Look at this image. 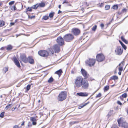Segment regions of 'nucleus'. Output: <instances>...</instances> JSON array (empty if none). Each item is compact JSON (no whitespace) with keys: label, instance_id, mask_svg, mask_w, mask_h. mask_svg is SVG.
I'll use <instances>...</instances> for the list:
<instances>
[{"label":"nucleus","instance_id":"obj_62","mask_svg":"<svg viewBox=\"0 0 128 128\" xmlns=\"http://www.w3.org/2000/svg\"><path fill=\"white\" fill-rule=\"evenodd\" d=\"M2 4V2H0V6H1Z\"/></svg>","mask_w":128,"mask_h":128},{"label":"nucleus","instance_id":"obj_52","mask_svg":"<svg viewBox=\"0 0 128 128\" xmlns=\"http://www.w3.org/2000/svg\"><path fill=\"white\" fill-rule=\"evenodd\" d=\"M104 24H101L100 25V26L102 28H103L104 26Z\"/></svg>","mask_w":128,"mask_h":128},{"label":"nucleus","instance_id":"obj_54","mask_svg":"<svg viewBox=\"0 0 128 128\" xmlns=\"http://www.w3.org/2000/svg\"><path fill=\"white\" fill-rule=\"evenodd\" d=\"M111 116L110 114L108 113V114L107 115V116L108 117V118H109L110 116Z\"/></svg>","mask_w":128,"mask_h":128},{"label":"nucleus","instance_id":"obj_6","mask_svg":"<svg viewBox=\"0 0 128 128\" xmlns=\"http://www.w3.org/2000/svg\"><path fill=\"white\" fill-rule=\"evenodd\" d=\"M81 86L83 89H88L89 86L88 81L86 80H84L81 84Z\"/></svg>","mask_w":128,"mask_h":128},{"label":"nucleus","instance_id":"obj_3","mask_svg":"<svg viewBox=\"0 0 128 128\" xmlns=\"http://www.w3.org/2000/svg\"><path fill=\"white\" fill-rule=\"evenodd\" d=\"M64 40L67 42L71 41L74 38V36L70 34L65 35L63 37Z\"/></svg>","mask_w":128,"mask_h":128},{"label":"nucleus","instance_id":"obj_40","mask_svg":"<svg viewBox=\"0 0 128 128\" xmlns=\"http://www.w3.org/2000/svg\"><path fill=\"white\" fill-rule=\"evenodd\" d=\"M127 96V94L126 93H124L122 94V96L124 98H126Z\"/></svg>","mask_w":128,"mask_h":128},{"label":"nucleus","instance_id":"obj_11","mask_svg":"<svg viewBox=\"0 0 128 128\" xmlns=\"http://www.w3.org/2000/svg\"><path fill=\"white\" fill-rule=\"evenodd\" d=\"M20 59L24 62L26 63L28 62V58H26L25 55L23 54L21 55L20 56Z\"/></svg>","mask_w":128,"mask_h":128},{"label":"nucleus","instance_id":"obj_48","mask_svg":"<svg viewBox=\"0 0 128 128\" xmlns=\"http://www.w3.org/2000/svg\"><path fill=\"white\" fill-rule=\"evenodd\" d=\"M113 112V110H110L109 112V114H110V115L111 116V115H112V114Z\"/></svg>","mask_w":128,"mask_h":128},{"label":"nucleus","instance_id":"obj_18","mask_svg":"<svg viewBox=\"0 0 128 128\" xmlns=\"http://www.w3.org/2000/svg\"><path fill=\"white\" fill-rule=\"evenodd\" d=\"M122 64V66L120 67L119 68V70L120 71L122 72V70H123V66H124V62L123 61L119 65V66H120Z\"/></svg>","mask_w":128,"mask_h":128},{"label":"nucleus","instance_id":"obj_50","mask_svg":"<svg viewBox=\"0 0 128 128\" xmlns=\"http://www.w3.org/2000/svg\"><path fill=\"white\" fill-rule=\"evenodd\" d=\"M126 10L125 8H124L122 10V12H126Z\"/></svg>","mask_w":128,"mask_h":128},{"label":"nucleus","instance_id":"obj_22","mask_svg":"<svg viewBox=\"0 0 128 128\" xmlns=\"http://www.w3.org/2000/svg\"><path fill=\"white\" fill-rule=\"evenodd\" d=\"M10 8L12 10L14 11L16 10L15 6L14 4L13 5L11 6Z\"/></svg>","mask_w":128,"mask_h":128},{"label":"nucleus","instance_id":"obj_46","mask_svg":"<svg viewBox=\"0 0 128 128\" xmlns=\"http://www.w3.org/2000/svg\"><path fill=\"white\" fill-rule=\"evenodd\" d=\"M117 103L118 104H119L120 106H122V103H121L119 101H118L117 102Z\"/></svg>","mask_w":128,"mask_h":128},{"label":"nucleus","instance_id":"obj_39","mask_svg":"<svg viewBox=\"0 0 128 128\" xmlns=\"http://www.w3.org/2000/svg\"><path fill=\"white\" fill-rule=\"evenodd\" d=\"M49 18L48 16H44L43 17V19L44 20H47Z\"/></svg>","mask_w":128,"mask_h":128},{"label":"nucleus","instance_id":"obj_14","mask_svg":"<svg viewBox=\"0 0 128 128\" xmlns=\"http://www.w3.org/2000/svg\"><path fill=\"white\" fill-rule=\"evenodd\" d=\"M14 62L15 63L16 65L18 68H20V66L18 60L15 57L13 58Z\"/></svg>","mask_w":128,"mask_h":128},{"label":"nucleus","instance_id":"obj_17","mask_svg":"<svg viewBox=\"0 0 128 128\" xmlns=\"http://www.w3.org/2000/svg\"><path fill=\"white\" fill-rule=\"evenodd\" d=\"M30 120L32 122V123L33 125H35L36 124V119L35 118L32 117H30Z\"/></svg>","mask_w":128,"mask_h":128},{"label":"nucleus","instance_id":"obj_35","mask_svg":"<svg viewBox=\"0 0 128 128\" xmlns=\"http://www.w3.org/2000/svg\"><path fill=\"white\" fill-rule=\"evenodd\" d=\"M97 28V26L96 25L94 26H93L92 28V30L94 31H95L96 28Z\"/></svg>","mask_w":128,"mask_h":128},{"label":"nucleus","instance_id":"obj_12","mask_svg":"<svg viewBox=\"0 0 128 128\" xmlns=\"http://www.w3.org/2000/svg\"><path fill=\"white\" fill-rule=\"evenodd\" d=\"M72 31L74 35L75 36L78 35L80 32V30L79 29L76 28L73 29Z\"/></svg>","mask_w":128,"mask_h":128},{"label":"nucleus","instance_id":"obj_9","mask_svg":"<svg viewBox=\"0 0 128 128\" xmlns=\"http://www.w3.org/2000/svg\"><path fill=\"white\" fill-rule=\"evenodd\" d=\"M96 59L98 62H101L104 60V57L103 54H100L97 56Z\"/></svg>","mask_w":128,"mask_h":128},{"label":"nucleus","instance_id":"obj_64","mask_svg":"<svg viewBox=\"0 0 128 128\" xmlns=\"http://www.w3.org/2000/svg\"><path fill=\"white\" fill-rule=\"evenodd\" d=\"M28 126H32V125H31H31H30V124H28Z\"/></svg>","mask_w":128,"mask_h":128},{"label":"nucleus","instance_id":"obj_4","mask_svg":"<svg viewBox=\"0 0 128 128\" xmlns=\"http://www.w3.org/2000/svg\"><path fill=\"white\" fill-rule=\"evenodd\" d=\"M66 96L67 95L65 92H62L58 96V100L62 101L65 100Z\"/></svg>","mask_w":128,"mask_h":128},{"label":"nucleus","instance_id":"obj_49","mask_svg":"<svg viewBox=\"0 0 128 128\" xmlns=\"http://www.w3.org/2000/svg\"><path fill=\"white\" fill-rule=\"evenodd\" d=\"M112 128H117V126H116L114 125L112 126Z\"/></svg>","mask_w":128,"mask_h":128},{"label":"nucleus","instance_id":"obj_28","mask_svg":"<svg viewBox=\"0 0 128 128\" xmlns=\"http://www.w3.org/2000/svg\"><path fill=\"white\" fill-rule=\"evenodd\" d=\"M38 4H36V5L32 6L31 8L33 9H36L38 8Z\"/></svg>","mask_w":128,"mask_h":128},{"label":"nucleus","instance_id":"obj_38","mask_svg":"<svg viewBox=\"0 0 128 128\" xmlns=\"http://www.w3.org/2000/svg\"><path fill=\"white\" fill-rule=\"evenodd\" d=\"M110 7L109 5H106L105 6V8L106 10H107L110 8Z\"/></svg>","mask_w":128,"mask_h":128},{"label":"nucleus","instance_id":"obj_16","mask_svg":"<svg viewBox=\"0 0 128 128\" xmlns=\"http://www.w3.org/2000/svg\"><path fill=\"white\" fill-rule=\"evenodd\" d=\"M77 94L80 96H88V94L86 92H81L77 93Z\"/></svg>","mask_w":128,"mask_h":128},{"label":"nucleus","instance_id":"obj_15","mask_svg":"<svg viewBox=\"0 0 128 128\" xmlns=\"http://www.w3.org/2000/svg\"><path fill=\"white\" fill-rule=\"evenodd\" d=\"M28 62L30 64H34V61L32 57L28 56Z\"/></svg>","mask_w":128,"mask_h":128},{"label":"nucleus","instance_id":"obj_32","mask_svg":"<svg viewBox=\"0 0 128 128\" xmlns=\"http://www.w3.org/2000/svg\"><path fill=\"white\" fill-rule=\"evenodd\" d=\"M3 70L5 73L8 70V67H6L3 68Z\"/></svg>","mask_w":128,"mask_h":128},{"label":"nucleus","instance_id":"obj_24","mask_svg":"<svg viewBox=\"0 0 128 128\" xmlns=\"http://www.w3.org/2000/svg\"><path fill=\"white\" fill-rule=\"evenodd\" d=\"M89 103V102H88L87 103L84 104V105H81L78 106V108L79 109H81L84 106H86L87 104H88Z\"/></svg>","mask_w":128,"mask_h":128},{"label":"nucleus","instance_id":"obj_61","mask_svg":"<svg viewBox=\"0 0 128 128\" xmlns=\"http://www.w3.org/2000/svg\"><path fill=\"white\" fill-rule=\"evenodd\" d=\"M62 12L60 10H59L58 12V14H59L60 13H61Z\"/></svg>","mask_w":128,"mask_h":128},{"label":"nucleus","instance_id":"obj_47","mask_svg":"<svg viewBox=\"0 0 128 128\" xmlns=\"http://www.w3.org/2000/svg\"><path fill=\"white\" fill-rule=\"evenodd\" d=\"M35 17V16H29L28 15V17L29 18H30V19H32V18H34Z\"/></svg>","mask_w":128,"mask_h":128},{"label":"nucleus","instance_id":"obj_30","mask_svg":"<svg viewBox=\"0 0 128 128\" xmlns=\"http://www.w3.org/2000/svg\"><path fill=\"white\" fill-rule=\"evenodd\" d=\"M12 46L11 45H10L8 46L6 48V49L8 50H9L12 49Z\"/></svg>","mask_w":128,"mask_h":128},{"label":"nucleus","instance_id":"obj_33","mask_svg":"<svg viewBox=\"0 0 128 128\" xmlns=\"http://www.w3.org/2000/svg\"><path fill=\"white\" fill-rule=\"evenodd\" d=\"M54 12H51L49 14V16L50 18H52L54 16Z\"/></svg>","mask_w":128,"mask_h":128},{"label":"nucleus","instance_id":"obj_53","mask_svg":"<svg viewBox=\"0 0 128 128\" xmlns=\"http://www.w3.org/2000/svg\"><path fill=\"white\" fill-rule=\"evenodd\" d=\"M13 128H19L18 126L16 125H15L14 126Z\"/></svg>","mask_w":128,"mask_h":128},{"label":"nucleus","instance_id":"obj_13","mask_svg":"<svg viewBox=\"0 0 128 128\" xmlns=\"http://www.w3.org/2000/svg\"><path fill=\"white\" fill-rule=\"evenodd\" d=\"M81 71L82 75L86 78H88L89 76V75L86 72L84 69L82 68Z\"/></svg>","mask_w":128,"mask_h":128},{"label":"nucleus","instance_id":"obj_45","mask_svg":"<svg viewBox=\"0 0 128 128\" xmlns=\"http://www.w3.org/2000/svg\"><path fill=\"white\" fill-rule=\"evenodd\" d=\"M64 3H66L67 4H68L69 3L68 1H67L66 0H64L62 3L63 4H64Z\"/></svg>","mask_w":128,"mask_h":128},{"label":"nucleus","instance_id":"obj_26","mask_svg":"<svg viewBox=\"0 0 128 128\" xmlns=\"http://www.w3.org/2000/svg\"><path fill=\"white\" fill-rule=\"evenodd\" d=\"M38 6L40 7H44L45 6V4L44 2H41L38 5Z\"/></svg>","mask_w":128,"mask_h":128},{"label":"nucleus","instance_id":"obj_51","mask_svg":"<svg viewBox=\"0 0 128 128\" xmlns=\"http://www.w3.org/2000/svg\"><path fill=\"white\" fill-rule=\"evenodd\" d=\"M76 123V122H70V124H75Z\"/></svg>","mask_w":128,"mask_h":128},{"label":"nucleus","instance_id":"obj_21","mask_svg":"<svg viewBox=\"0 0 128 128\" xmlns=\"http://www.w3.org/2000/svg\"><path fill=\"white\" fill-rule=\"evenodd\" d=\"M5 24V23L4 21L2 20H0V27H2Z\"/></svg>","mask_w":128,"mask_h":128},{"label":"nucleus","instance_id":"obj_27","mask_svg":"<svg viewBox=\"0 0 128 128\" xmlns=\"http://www.w3.org/2000/svg\"><path fill=\"white\" fill-rule=\"evenodd\" d=\"M109 89V86H105L104 88V91H106L108 90Z\"/></svg>","mask_w":128,"mask_h":128},{"label":"nucleus","instance_id":"obj_37","mask_svg":"<svg viewBox=\"0 0 128 128\" xmlns=\"http://www.w3.org/2000/svg\"><path fill=\"white\" fill-rule=\"evenodd\" d=\"M118 78L117 76H112V79L113 80H117L118 79Z\"/></svg>","mask_w":128,"mask_h":128},{"label":"nucleus","instance_id":"obj_20","mask_svg":"<svg viewBox=\"0 0 128 128\" xmlns=\"http://www.w3.org/2000/svg\"><path fill=\"white\" fill-rule=\"evenodd\" d=\"M121 126H124V128H128V123L125 122H124L123 123V124H122V125Z\"/></svg>","mask_w":128,"mask_h":128},{"label":"nucleus","instance_id":"obj_58","mask_svg":"<svg viewBox=\"0 0 128 128\" xmlns=\"http://www.w3.org/2000/svg\"><path fill=\"white\" fill-rule=\"evenodd\" d=\"M118 74L120 75L121 74V72L119 71L118 72Z\"/></svg>","mask_w":128,"mask_h":128},{"label":"nucleus","instance_id":"obj_29","mask_svg":"<svg viewBox=\"0 0 128 128\" xmlns=\"http://www.w3.org/2000/svg\"><path fill=\"white\" fill-rule=\"evenodd\" d=\"M53 78L52 77H51L48 80V82L49 83L52 82L53 80Z\"/></svg>","mask_w":128,"mask_h":128},{"label":"nucleus","instance_id":"obj_8","mask_svg":"<svg viewBox=\"0 0 128 128\" xmlns=\"http://www.w3.org/2000/svg\"><path fill=\"white\" fill-rule=\"evenodd\" d=\"M123 50L121 47L118 46L116 48L115 52L116 54L118 55H120L122 52Z\"/></svg>","mask_w":128,"mask_h":128},{"label":"nucleus","instance_id":"obj_41","mask_svg":"<svg viewBox=\"0 0 128 128\" xmlns=\"http://www.w3.org/2000/svg\"><path fill=\"white\" fill-rule=\"evenodd\" d=\"M30 85L29 84L27 85L26 86V89L27 90H28L30 89Z\"/></svg>","mask_w":128,"mask_h":128},{"label":"nucleus","instance_id":"obj_55","mask_svg":"<svg viewBox=\"0 0 128 128\" xmlns=\"http://www.w3.org/2000/svg\"><path fill=\"white\" fill-rule=\"evenodd\" d=\"M12 105V104H8V105L7 106H8V107H9V108H10L11 106Z\"/></svg>","mask_w":128,"mask_h":128},{"label":"nucleus","instance_id":"obj_42","mask_svg":"<svg viewBox=\"0 0 128 128\" xmlns=\"http://www.w3.org/2000/svg\"><path fill=\"white\" fill-rule=\"evenodd\" d=\"M14 1L10 2L9 3V4L11 6L13 5V4H14Z\"/></svg>","mask_w":128,"mask_h":128},{"label":"nucleus","instance_id":"obj_1","mask_svg":"<svg viewBox=\"0 0 128 128\" xmlns=\"http://www.w3.org/2000/svg\"><path fill=\"white\" fill-rule=\"evenodd\" d=\"M60 46L57 44L54 45L50 49V52L52 54H54V53H58L60 51Z\"/></svg>","mask_w":128,"mask_h":128},{"label":"nucleus","instance_id":"obj_31","mask_svg":"<svg viewBox=\"0 0 128 128\" xmlns=\"http://www.w3.org/2000/svg\"><path fill=\"white\" fill-rule=\"evenodd\" d=\"M118 122L119 124L120 125V124H122V122L121 118H119L118 120Z\"/></svg>","mask_w":128,"mask_h":128},{"label":"nucleus","instance_id":"obj_34","mask_svg":"<svg viewBox=\"0 0 128 128\" xmlns=\"http://www.w3.org/2000/svg\"><path fill=\"white\" fill-rule=\"evenodd\" d=\"M4 112H1L0 114V117L2 118L4 117Z\"/></svg>","mask_w":128,"mask_h":128},{"label":"nucleus","instance_id":"obj_25","mask_svg":"<svg viewBox=\"0 0 128 128\" xmlns=\"http://www.w3.org/2000/svg\"><path fill=\"white\" fill-rule=\"evenodd\" d=\"M119 42L122 47L124 48V50H126V48L125 45H124L121 41H119Z\"/></svg>","mask_w":128,"mask_h":128},{"label":"nucleus","instance_id":"obj_44","mask_svg":"<svg viewBox=\"0 0 128 128\" xmlns=\"http://www.w3.org/2000/svg\"><path fill=\"white\" fill-rule=\"evenodd\" d=\"M102 94L100 93H99L96 96V98H98L101 96Z\"/></svg>","mask_w":128,"mask_h":128},{"label":"nucleus","instance_id":"obj_43","mask_svg":"<svg viewBox=\"0 0 128 128\" xmlns=\"http://www.w3.org/2000/svg\"><path fill=\"white\" fill-rule=\"evenodd\" d=\"M26 9L28 11L30 12L32 11V9L31 8H30L28 7V8H27Z\"/></svg>","mask_w":128,"mask_h":128},{"label":"nucleus","instance_id":"obj_23","mask_svg":"<svg viewBox=\"0 0 128 128\" xmlns=\"http://www.w3.org/2000/svg\"><path fill=\"white\" fill-rule=\"evenodd\" d=\"M121 39L126 44L128 43V41L126 40L123 36L121 37Z\"/></svg>","mask_w":128,"mask_h":128},{"label":"nucleus","instance_id":"obj_63","mask_svg":"<svg viewBox=\"0 0 128 128\" xmlns=\"http://www.w3.org/2000/svg\"><path fill=\"white\" fill-rule=\"evenodd\" d=\"M61 5H59L58 6V8H60V7H61Z\"/></svg>","mask_w":128,"mask_h":128},{"label":"nucleus","instance_id":"obj_7","mask_svg":"<svg viewBox=\"0 0 128 128\" xmlns=\"http://www.w3.org/2000/svg\"><path fill=\"white\" fill-rule=\"evenodd\" d=\"M38 53L40 56L44 57H47L49 55L48 52L45 50L40 51L38 52Z\"/></svg>","mask_w":128,"mask_h":128},{"label":"nucleus","instance_id":"obj_36","mask_svg":"<svg viewBox=\"0 0 128 128\" xmlns=\"http://www.w3.org/2000/svg\"><path fill=\"white\" fill-rule=\"evenodd\" d=\"M118 8V6L117 5H114L112 6V8L114 10L117 9Z\"/></svg>","mask_w":128,"mask_h":128},{"label":"nucleus","instance_id":"obj_60","mask_svg":"<svg viewBox=\"0 0 128 128\" xmlns=\"http://www.w3.org/2000/svg\"><path fill=\"white\" fill-rule=\"evenodd\" d=\"M4 47H2L0 49V50H3L4 49Z\"/></svg>","mask_w":128,"mask_h":128},{"label":"nucleus","instance_id":"obj_5","mask_svg":"<svg viewBox=\"0 0 128 128\" xmlns=\"http://www.w3.org/2000/svg\"><path fill=\"white\" fill-rule=\"evenodd\" d=\"M96 60L93 58H89L86 61V64L90 66H93Z\"/></svg>","mask_w":128,"mask_h":128},{"label":"nucleus","instance_id":"obj_19","mask_svg":"<svg viewBox=\"0 0 128 128\" xmlns=\"http://www.w3.org/2000/svg\"><path fill=\"white\" fill-rule=\"evenodd\" d=\"M62 72V71L61 69H60L58 70L56 72H55V74H58V75L60 77L61 74V73Z\"/></svg>","mask_w":128,"mask_h":128},{"label":"nucleus","instance_id":"obj_10","mask_svg":"<svg viewBox=\"0 0 128 128\" xmlns=\"http://www.w3.org/2000/svg\"><path fill=\"white\" fill-rule=\"evenodd\" d=\"M56 41L58 43L60 46H62L64 43V39L61 37H58L57 38Z\"/></svg>","mask_w":128,"mask_h":128},{"label":"nucleus","instance_id":"obj_2","mask_svg":"<svg viewBox=\"0 0 128 128\" xmlns=\"http://www.w3.org/2000/svg\"><path fill=\"white\" fill-rule=\"evenodd\" d=\"M83 80V78L82 76H80L76 78L74 82V84L78 88L80 87Z\"/></svg>","mask_w":128,"mask_h":128},{"label":"nucleus","instance_id":"obj_59","mask_svg":"<svg viewBox=\"0 0 128 128\" xmlns=\"http://www.w3.org/2000/svg\"><path fill=\"white\" fill-rule=\"evenodd\" d=\"M24 122H22V124H21V125L22 126H23L24 125Z\"/></svg>","mask_w":128,"mask_h":128},{"label":"nucleus","instance_id":"obj_57","mask_svg":"<svg viewBox=\"0 0 128 128\" xmlns=\"http://www.w3.org/2000/svg\"><path fill=\"white\" fill-rule=\"evenodd\" d=\"M9 108V107H8V106H7L6 108H5V109L6 110H7L8 108Z\"/></svg>","mask_w":128,"mask_h":128},{"label":"nucleus","instance_id":"obj_56","mask_svg":"<svg viewBox=\"0 0 128 128\" xmlns=\"http://www.w3.org/2000/svg\"><path fill=\"white\" fill-rule=\"evenodd\" d=\"M14 22H11L10 23V24L11 26L13 25L14 24Z\"/></svg>","mask_w":128,"mask_h":128}]
</instances>
